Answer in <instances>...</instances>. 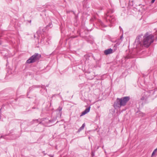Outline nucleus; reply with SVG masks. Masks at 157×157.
Returning a JSON list of instances; mask_svg holds the SVG:
<instances>
[{
  "instance_id": "obj_14",
  "label": "nucleus",
  "mask_w": 157,
  "mask_h": 157,
  "mask_svg": "<svg viewBox=\"0 0 157 157\" xmlns=\"http://www.w3.org/2000/svg\"><path fill=\"white\" fill-rule=\"evenodd\" d=\"M123 38V35L122 34L120 36V39L122 40Z\"/></svg>"
},
{
  "instance_id": "obj_8",
  "label": "nucleus",
  "mask_w": 157,
  "mask_h": 157,
  "mask_svg": "<svg viewBox=\"0 0 157 157\" xmlns=\"http://www.w3.org/2000/svg\"><path fill=\"white\" fill-rule=\"evenodd\" d=\"M85 126V123H84L82 124V126L78 129V131L80 132L83 129H84V128Z\"/></svg>"
},
{
  "instance_id": "obj_25",
  "label": "nucleus",
  "mask_w": 157,
  "mask_h": 157,
  "mask_svg": "<svg viewBox=\"0 0 157 157\" xmlns=\"http://www.w3.org/2000/svg\"><path fill=\"white\" fill-rule=\"evenodd\" d=\"M42 31H43V32H44V31H43V29L42 30Z\"/></svg>"
},
{
  "instance_id": "obj_20",
  "label": "nucleus",
  "mask_w": 157,
  "mask_h": 157,
  "mask_svg": "<svg viewBox=\"0 0 157 157\" xmlns=\"http://www.w3.org/2000/svg\"><path fill=\"white\" fill-rule=\"evenodd\" d=\"M92 155L93 156H94V154L92 152Z\"/></svg>"
},
{
  "instance_id": "obj_6",
  "label": "nucleus",
  "mask_w": 157,
  "mask_h": 157,
  "mask_svg": "<svg viewBox=\"0 0 157 157\" xmlns=\"http://www.w3.org/2000/svg\"><path fill=\"white\" fill-rule=\"evenodd\" d=\"M90 106H89L88 107H87L85 110L84 111H83L82 112V113L80 116H83V115L86 114L88 113L90 111Z\"/></svg>"
},
{
  "instance_id": "obj_22",
  "label": "nucleus",
  "mask_w": 157,
  "mask_h": 157,
  "mask_svg": "<svg viewBox=\"0 0 157 157\" xmlns=\"http://www.w3.org/2000/svg\"><path fill=\"white\" fill-rule=\"evenodd\" d=\"M34 38H36V35H34Z\"/></svg>"
},
{
  "instance_id": "obj_7",
  "label": "nucleus",
  "mask_w": 157,
  "mask_h": 157,
  "mask_svg": "<svg viewBox=\"0 0 157 157\" xmlns=\"http://www.w3.org/2000/svg\"><path fill=\"white\" fill-rule=\"evenodd\" d=\"M113 51L112 49L109 48L105 50L104 53L105 55H107L112 53H113Z\"/></svg>"
},
{
  "instance_id": "obj_9",
  "label": "nucleus",
  "mask_w": 157,
  "mask_h": 157,
  "mask_svg": "<svg viewBox=\"0 0 157 157\" xmlns=\"http://www.w3.org/2000/svg\"><path fill=\"white\" fill-rule=\"evenodd\" d=\"M36 33L37 35V37L38 39H39V38L40 37L41 34H40V31H38L36 32Z\"/></svg>"
},
{
  "instance_id": "obj_2",
  "label": "nucleus",
  "mask_w": 157,
  "mask_h": 157,
  "mask_svg": "<svg viewBox=\"0 0 157 157\" xmlns=\"http://www.w3.org/2000/svg\"><path fill=\"white\" fill-rule=\"evenodd\" d=\"M154 41V36L148 33L145 34L143 36V44L146 47H148Z\"/></svg>"
},
{
  "instance_id": "obj_1",
  "label": "nucleus",
  "mask_w": 157,
  "mask_h": 157,
  "mask_svg": "<svg viewBox=\"0 0 157 157\" xmlns=\"http://www.w3.org/2000/svg\"><path fill=\"white\" fill-rule=\"evenodd\" d=\"M130 99V98L128 96L124 97L121 98H117L114 103V107L116 108L124 106L129 100Z\"/></svg>"
},
{
  "instance_id": "obj_18",
  "label": "nucleus",
  "mask_w": 157,
  "mask_h": 157,
  "mask_svg": "<svg viewBox=\"0 0 157 157\" xmlns=\"http://www.w3.org/2000/svg\"><path fill=\"white\" fill-rule=\"evenodd\" d=\"M157 151V148L155 149V150H154V151H155V152H156Z\"/></svg>"
},
{
  "instance_id": "obj_17",
  "label": "nucleus",
  "mask_w": 157,
  "mask_h": 157,
  "mask_svg": "<svg viewBox=\"0 0 157 157\" xmlns=\"http://www.w3.org/2000/svg\"><path fill=\"white\" fill-rule=\"evenodd\" d=\"M155 0H152L151 1V2H152V3H154V2H155Z\"/></svg>"
},
{
  "instance_id": "obj_19",
  "label": "nucleus",
  "mask_w": 157,
  "mask_h": 157,
  "mask_svg": "<svg viewBox=\"0 0 157 157\" xmlns=\"http://www.w3.org/2000/svg\"><path fill=\"white\" fill-rule=\"evenodd\" d=\"M28 22H29V23H31V20H29V21H28Z\"/></svg>"
},
{
  "instance_id": "obj_12",
  "label": "nucleus",
  "mask_w": 157,
  "mask_h": 157,
  "mask_svg": "<svg viewBox=\"0 0 157 157\" xmlns=\"http://www.w3.org/2000/svg\"><path fill=\"white\" fill-rule=\"evenodd\" d=\"M135 41H136V42L137 41V42L138 43V44H139L140 43V40H139V38H138V37H137Z\"/></svg>"
},
{
  "instance_id": "obj_10",
  "label": "nucleus",
  "mask_w": 157,
  "mask_h": 157,
  "mask_svg": "<svg viewBox=\"0 0 157 157\" xmlns=\"http://www.w3.org/2000/svg\"><path fill=\"white\" fill-rule=\"evenodd\" d=\"M52 23H50L49 24L46 26V27L47 28H51L52 27Z\"/></svg>"
},
{
  "instance_id": "obj_21",
  "label": "nucleus",
  "mask_w": 157,
  "mask_h": 157,
  "mask_svg": "<svg viewBox=\"0 0 157 157\" xmlns=\"http://www.w3.org/2000/svg\"><path fill=\"white\" fill-rule=\"evenodd\" d=\"M144 115H145V114L144 113H142V116H144Z\"/></svg>"
},
{
  "instance_id": "obj_26",
  "label": "nucleus",
  "mask_w": 157,
  "mask_h": 157,
  "mask_svg": "<svg viewBox=\"0 0 157 157\" xmlns=\"http://www.w3.org/2000/svg\"><path fill=\"white\" fill-rule=\"evenodd\" d=\"M43 40V38H42V40Z\"/></svg>"
},
{
  "instance_id": "obj_5",
  "label": "nucleus",
  "mask_w": 157,
  "mask_h": 157,
  "mask_svg": "<svg viewBox=\"0 0 157 157\" xmlns=\"http://www.w3.org/2000/svg\"><path fill=\"white\" fill-rule=\"evenodd\" d=\"M150 91L144 92L142 94V97L140 99L142 101H146L150 95Z\"/></svg>"
},
{
  "instance_id": "obj_4",
  "label": "nucleus",
  "mask_w": 157,
  "mask_h": 157,
  "mask_svg": "<svg viewBox=\"0 0 157 157\" xmlns=\"http://www.w3.org/2000/svg\"><path fill=\"white\" fill-rule=\"evenodd\" d=\"M41 57V55L40 54L35 53L27 60L26 63H34L38 61Z\"/></svg>"
},
{
  "instance_id": "obj_15",
  "label": "nucleus",
  "mask_w": 157,
  "mask_h": 157,
  "mask_svg": "<svg viewBox=\"0 0 157 157\" xmlns=\"http://www.w3.org/2000/svg\"><path fill=\"white\" fill-rule=\"evenodd\" d=\"M119 28L121 31H123V29L121 26H119Z\"/></svg>"
},
{
  "instance_id": "obj_23",
  "label": "nucleus",
  "mask_w": 157,
  "mask_h": 157,
  "mask_svg": "<svg viewBox=\"0 0 157 157\" xmlns=\"http://www.w3.org/2000/svg\"><path fill=\"white\" fill-rule=\"evenodd\" d=\"M50 156L51 157H53V155H50Z\"/></svg>"
},
{
  "instance_id": "obj_3",
  "label": "nucleus",
  "mask_w": 157,
  "mask_h": 157,
  "mask_svg": "<svg viewBox=\"0 0 157 157\" xmlns=\"http://www.w3.org/2000/svg\"><path fill=\"white\" fill-rule=\"evenodd\" d=\"M113 11L111 10H109L107 13L104 16V17L106 21H108L111 24H113L116 21L115 17L112 14L113 13Z\"/></svg>"
},
{
  "instance_id": "obj_13",
  "label": "nucleus",
  "mask_w": 157,
  "mask_h": 157,
  "mask_svg": "<svg viewBox=\"0 0 157 157\" xmlns=\"http://www.w3.org/2000/svg\"><path fill=\"white\" fill-rule=\"evenodd\" d=\"M33 123H34V122H37V123H38L39 121H38V120H33Z\"/></svg>"
},
{
  "instance_id": "obj_11",
  "label": "nucleus",
  "mask_w": 157,
  "mask_h": 157,
  "mask_svg": "<svg viewBox=\"0 0 157 157\" xmlns=\"http://www.w3.org/2000/svg\"><path fill=\"white\" fill-rule=\"evenodd\" d=\"M62 107H59L58 108V109H57V110L59 112H60L62 110Z\"/></svg>"
},
{
  "instance_id": "obj_24",
  "label": "nucleus",
  "mask_w": 157,
  "mask_h": 157,
  "mask_svg": "<svg viewBox=\"0 0 157 157\" xmlns=\"http://www.w3.org/2000/svg\"><path fill=\"white\" fill-rule=\"evenodd\" d=\"M103 147H104V146H102V148H103Z\"/></svg>"
},
{
  "instance_id": "obj_16",
  "label": "nucleus",
  "mask_w": 157,
  "mask_h": 157,
  "mask_svg": "<svg viewBox=\"0 0 157 157\" xmlns=\"http://www.w3.org/2000/svg\"><path fill=\"white\" fill-rule=\"evenodd\" d=\"M156 152H155V151H153L152 152V156Z\"/></svg>"
}]
</instances>
